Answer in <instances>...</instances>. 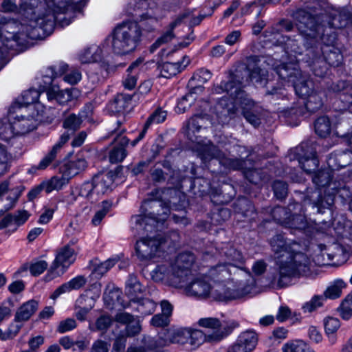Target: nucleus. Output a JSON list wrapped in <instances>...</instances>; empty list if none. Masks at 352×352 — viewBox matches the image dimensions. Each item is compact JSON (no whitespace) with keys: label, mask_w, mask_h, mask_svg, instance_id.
Returning <instances> with one entry per match:
<instances>
[{"label":"nucleus","mask_w":352,"mask_h":352,"mask_svg":"<svg viewBox=\"0 0 352 352\" xmlns=\"http://www.w3.org/2000/svg\"><path fill=\"white\" fill-rule=\"evenodd\" d=\"M21 22L11 20L3 25L0 34V62L8 50L23 44L27 38L50 34L55 23L68 25L72 21L60 15L80 12L85 0H21Z\"/></svg>","instance_id":"nucleus-1"},{"label":"nucleus","mask_w":352,"mask_h":352,"mask_svg":"<svg viewBox=\"0 0 352 352\" xmlns=\"http://www.w3.org/2000/svg\"><path fill=\"white\" fill-rule=\"evenodd\" d=\"M295 18L300 35L288 38L285 41V50L290 60H280L272 65L273 69L276 72V67L285 66L289 69L295 66L300 69L296 63L300 60L298 56H302L301 60L307 63L314 75L322 78L327 74V67L321 58L322 49L318 46L321 27L317 25L312 16L305 10H298Z\"/></svg>","instance_id":"nucleus-2"},{"label":"nucleus","mask_w":352,"mask_h":352,"mask_svg":"<svg viewBox=\"0 0 352 352\" xmlns=\"http://www.w3.org/2000/svg\"><path fill=\"white\" fill-rule=\"evenodd\" d=\"M270 244L278 265V272L271 281L273 285L283 287L289 284L292 278L310 274V259L304 253L296 252L294 246L298 243H287L283 235L277 234L271 239Z\"/></svg>","instance_id":"nucleus-3"},{"label":"nucleus","mask_w":352,"mask_h":352,"mask_svg":"<svg viewBox=\"0 0 352 352\" xmlns=\"http://www.w3.org/2000/svg\"><path fill=\"white\" fill-rule=\"evenodd\" d=\"M276 69L279 78L287 83L291 82L296 94L306 100L305 105L308 111L314 113L320 109L325 98L324 91L315 89L314 82L309 77L295 66L289 68L290 72L285 66Z\"/></svg>","instance_id":"nucleus-4"},{"label":"nucleus","mask_w":352,"mask_h":352,"mask_svg":"<svg viewBox=\"0 0 352 352\" xmlns=\"http://www.w3.org/2000/svg\"><path fill=\"white\" fill-rule=\"evenodd\" d=\"M141 214L131 217V227L136 234L151 232L158 229L160 224L168 219L170 208L157 200L144 201L141 206Z\"/></svg>","instance_id":"nucleus-5"},{"label":"nucleus","mask_w":352,"mask_h":352,"mask_svg":"<svg viewBox=\"0 0 352 352\" xmlns=\"http://www.w3.org/2000/svg\"><path fill=\"white\" fill-rule=\"evenodd\" d=\"M142 36L141 27L137 22L128 21L120 24L113 31V51L120 55L134 52L141 42Z\"/></svg>","instance_id":"nucleus-6"},{"label":"nucleus","mask_w":352,"mask_h":352,"mask_svg":"<svg viewBox=\"0 0 352 352\" xmlns=\"http://www.w3.org/2000/svg\"><path fill=\"white\" fill-rule=\"evenodd\" d=\"M317 25L321 27L320 30V35L323 34L326 36L327 32V38L331 34H335L331 31V29H340L346 27L351 19V14L345 9H334L332 8L329 12L328 15H322L317 19L312 16Z\"/></svg>","instance_id":"nucleus-7"},{"label":"nucleus","mask_w":352,"mask_h":352,"mask_svg":"<svg viewBox=\"0 0 352 352\" xmlns=\"http://www.w3.org/2000/svg\"><path fill=\"white\" fill-rule=\"evenodd\" d=\"M190 328L181 327L176 329H164L158 335L157 338H147L145 339L146 346L151 349H157L171 343L185 344L188 342Z\"/></svg>","instance_id":"nucleus-8"},{"label":"nucleus","mask_w":352,"mask_h":352,"mask_svg":"<svg viewBox=\"0 0 352 352\" xmlns=\"http://www.w3.org/2000/svg\"><path fill=\"white\" fill-rule=\"evenodd\" d=\"M151 278L157 283H162L165 285L178 288L184 285V279L181 276L170 258H165L158 263L151 272Z\"/></svg>","instance_id":"nucleus-9"},{"label":"nucleus","mask_w":352,"mask_h":352,"mask_svg":"<svg viewBox=\"0 0 352 352\" xmlns=\"http://www.w3.org/2000/svg\"><path fill=\"white\" fill-rule=\"evenodd\" d=\"M165 240L160 236H143L137 241L135 252L140 261H149L160 257L163 253Z\"/></svg>","instance_id":"nucleus-10"},{"label":"nucleus","mask_w":352,"mask_h":352,"mask_svg":"<svg viewBox=\"0 0 352 352\" xmlns=\"http://www.w3.org/2000/svg\"><path fill=\"white\" fill-rule=\"evenodd\" d=\"M199 155L201 160L206 162L210 160H215L226 168L233 170L243 168L244 161L243 160L226 157L225 155L212 144H206L201 148Z\"/></svg>","instance_id":"nucleus-11"},{"label":"nucleus","mask_w":352,"mask_h":352,"mask_svg":"<svg viewBox=\"0 0 352 352\" xmlns=\"http://www.w3.org/2000/svg\"><path fill=\"white\" fill-rule=\"evenodd\" d=\"M179 288L184 289L186 295L197 298H206L209 296L211 290V283L206 276H195V274L189 276L186 282Z\"/></svg>","instance_id":"nucleus-12"},{"label":"nucleus","mask_w":352,"mask_h":352,"mask_svg":"<svg viewBox=\"0 0 352 352\" xmlns=\"http://www.w3.org/2000/svg\"><path fill=\"white\" fill-rule=\"evenodd\" d=\"M336 39V34H331V35L326 38L323 34L318 41V46L322 49L321 58L325 63L327 71L328 70L327 64L333 67H338L340 65L343 60V56L340 52L332 47Z\"/></svg>","instance_id":"nucleus-13"},{"label":"nucleus","mask_w":352,"mask_h":352,"mask_svg":"<svg viewBox=\"0 0 352 352\" xmlns=\"http://www.w3.org/2000/svg\"><path fill=\"white\" fill-rule=\"evenodd\" d=\"M102 47L95 44L85 47L78 54V59L82 64H90L100 62V67L107 73L113 72L116 69V66L105 60H102Z\"/></svg>","instance_id":"nucleus-14"},{"label":"nucleus","mask_w":352,"mask_h":352,"mask_svg":"<svg viewBox=\"0 0 352 352\" xmlns=\"http://www.w3.org/2000/svg\"><path fill=\"white\" fill-rule=\"evenodd\" d=\"M295 154L299 164L306 173H311L316 170L319 161L315 149L310 148L308 143H302L296 147Z\"/></svg>","instance_id":"nucleus-15"},{"label":"nucleus","mask_w":352,"mask_h":352,"mask_svg":"<svg viewBox=\"0 0 352 352\" xmlns=\"http://www.w3.org/2000/svg\"><path fill=\"white\" fill-rule=\"evenodd\" d=\"M248 294L245 287H240L236 289L226 288L225 285L220 283L211 285V290L209 296L218 301H227L243 298Z\"/></svg>","instance_id":"nucleus-16"},{"label":"nucleus","mask_w":352,"mask_h":352,"mask_svg":"<svg viewBox=\"0 0 352 352\" xmlns=\"http://www.w3.org/2000/svg\"><path fill=\"white\" fill-rule=\"evenodd\" d=\"M170 258L181 279H184V283L186 282L189 276L194 274L192 268L195 262V255L190 252H184Z\"/></svg>","instance_id":"nucleus-17"},{"label":"nucleus","mask_w":352,"mask_h":352,"mask_svg":"<svg viewBox=\"0 0 352 352\" xmlns=\"http://www.w3.org/2000/svg\"><path fill=\"white\" fill-rule=\"evenodd\" d=\"M258 336L254 331L242 332L236 342L230 346L228 352H250L257 344Z\"/></svg>","instance_id":"nucleus-18"},{"label":"nucleus","mask_w":352,"mask_h":352,"mask_svg":"<svg viewBox=\"0 0 352 352\" xmlns=\"http://www.w3.org/2000/svg\"><path fill=\"white\" fill-rule=\"evenodd\" d=\"M124 129H118L111 131V135H116L114 141L118 144L114 146L109 154V162L112 164L121 162L127 155L125 147L128 145L129 140L125 135H122Z\"/></svg>","instance_id":"nucleus-19"},{"label":"nucleus","mask_w":352,"mask_h":352,"mask_svg":"<svg viewBox=\"0 0 352 352\" xmlns=\"http://www.w3.org/2000/svg\"><path fill=\"white\" fill-rule=\"evenodd\" d=\"M76 260V253L73 248L69 247V245H65L59 248L56 254L54 261H53L50 272L53 274L55 270L61 267L63 272L70 266Z\"/></svg>","instance_id":"nucleus-20"},{"label":"nucleus","mask_w":352,"mask_h":352,"mask_svg":"<svg viewBox=\"0 0 352 352\" xmlns=\"http://www.w3.org/2000/svg\"><path fill=\"white\" fill-rule=\"evenodd\" d=\"M213 92L217 94L226 92L230 95L232 103H243L241 100L243 98L244 93L241 90V82H236L233 78L228 82H221L220 85L214 87Z\"/></svg>","instance_id":"nucleus-21"},{"label":"nucleus","mask_w":352,"mask_h":352,"mask_svg":"<svg viewBox=\"0 0 352 352\" xmlns=\"http://www.w3.org/2000/svg\"><path fill=\"white\" fill-rule=\"evenodd\" d=\"M240 269L234 265L224 263L219 264L210 270V275L218 282H226L234 280L232 274L236 276L240 272Z\"/></svg>","instance_id":"nucleus-22"},{"label":"nucleus","mask_w":352,"mask_h":352,"mask_svg":"<svg viewBox=\"0 0 352 352\" xmlns=\"http://www.w3.org/2000/svg\"><path fill=\"white\" fill-rule=\"evenodd\" d=\"M11 122L16 136L26 134L36 126V120L32 116H17Z\"/></svg>","instance_id":"nucleus-23"},{"label":"nucleus","mask_w":352,"mask_h":352,"mask_svg":"<svg viewBox=\"0 0 352 352\" xmlns=\"http://www.w3.org/2000/svg\"><path fill=\"white\" fill-rule=\"evenodd\" d=\"M91 114V104L86 105L78 116L74 113L68 116L63 122V127L68 131H75L80 128L82 119L89 118Z\"/></svg>","instance_id":"nucleus-24"},{"label":"nucleus","mask_w":352,"mask_h":352,"mask_svg":"<svg viewBox=\"0 0 352 352\" xmlns=\"http://www.w3.org/2000/svg\"><path fill=\"white\" fill-rule=\"evenodd\" d=\"M113 182L114 175L110 172L95 175L92 182L94 185L96 195L99 196L111 190Z\"/></svg>","instance_id":"nucleus-25"},{"label":"nucleus","mask_w":352,"mask_h":352,"mask_svg":"<svg viewBox=\"0 0 352 352\" xmlns=\"http://www.w3.org/2000/svg\"><path fill=\"white\" fill-rule=\"evenodd\" d=\"M190 58L184 56L181 61L177 63L166 62L160 67V75L166 78H171L184 70L190 63Z\"/></svg>","instance_id":"nucleus-26"},{"label":"nucleus","mask_w":352,"mask_h":352,"mask_svg":"<svg viewBox=\"0 0 352 352\" xmlns=\"http://www.w3.org/2000/svg\"><path fill=\"white\" fill-rule=\"evenodd\" d=\"M38 302L35 300H30L23 303L16 310L14 315L15 322H25L37 311Z\"/></svg>","instance_id":"nucleus-27"},{"label":"nucleus","mask_w":352,"mask_h":352,"mask_svg":"<svg viewBox=\"0 0 352 352\" xmlns=\"http://www.w3.org/2000/svg\"><path fill=\"white\" fill-rule=\"evenodd\" d=\"M46 95L48 101H56L62 105L67 104L73 99L71 89H60L57 85L49 87L46 91Z\"/></svg>","instance_id":"nucleus-28"},{"label":"nucleus","mask_w":352,"mask_h":352,"mask_svg":"<svg viewBox=\"0 0 352 352\" xmlns=\"http://www.w3.org/2000/svg\"><path fill=\"white\" fill-rule=\"evenodd\" d=\"M86 283L87 279L84 276H77L58 287L51 295V298L56 299L64 293L69 292L72 290L79 289L82 287Z\"/></svg>","instance_id":"nucleus-29"},{"label":"nucleus","mask_w":352,"mask_h":352,"mask_svg":"<svg viewBox=\"0 0 352 352\" xmlns=\"http://www.w3.org/2000/svg\"><path fill=\"white\" fill-rule=\"evenodd\" d=\"M156 306V303L148 298H139L133 303L129 304V307L139 313L142 316L152 314L155 311Z\"/></svg>","instance_id":"nucleus-30"},{"label":"nucleus","mask_w":352,"mask_h":352,"mask_svg":"<svg viewBox=\"0 0 352 352\" xmlns=\"http://www.w3.org/2000/svg\"><path fill=\"white\" fill-rule=\"evenodd\" d=\"M60 173V175L53 176L50 179L42 182L43 190L47 193H50L53 190H60L68 184L70 179L69 176L65 173Z\"/></svg>","instance_id":"nucleus-31"},{"label":"nucleus","mask_w":352,"mask_h":352,"mask_svg":"<svg viewBox=\"0 0 352 352\" xmlns=\"http://www.w3.org/2000/svg\"><path fill=\"white\" fill-rule=\"evenodd\" d=\"M87 166L86 160L82 157L69 161L60 168V173H65L71 179L83 171Z\"/></svg>","instance_id":"nucleus-32"},{"label":"nucleus","mask_w":352,"mask_h":352,"mask_svg":"<svg viewBox=\"0 0 352 352\" xmlns=\"http://www.w3.org/2000/svg\"><path fill=\"white\" fill-rule=\"evenodd\" d=\"M211 77L212 73L209 70L199 69L193 74L189 80L188 86L192 87V91L194 92L196 91H202L204 88L200 85L208 82Z\"/></svg>","instance_id":"nucleus-33"},{"label":"nucleus","mask_w":352,"mask_h":352,"mask_svg":"<svg viewBox=\"0 0 352 352\" xmlns=\"http://www.w3.org/2000/svg\"><path fill=\"white\" fill-rule=\"evenodd\" d=\"M142 292V287L138 278L130 275L126 283L125 294L130 299L129 304L139 298L138 294Z\"/></svg>","instance_id":"nucleus-34"},{"label":"nucleus","mask_w":352,"mask_h":352,"mask_svg":"<svg viewBox=\"0 0 352 352\" xmlns=\"http://www.w3.org/2000/svg\"><path fill=\"white\" fill-rule=\"evenodd\" d=\"M198 324L200 327L211 329L212 330L216 331L213 334L209 335L208 336V340L209 341H219L223 336L221 333H219L217 330L221 327L220 321L216 318H200L198 321Z\"/></svg>","instance_id":"nucleus-35"},{"label":"nucleus","mask_w":352,"mask_h":352,"mask_svg":"<svg viewBox=\"0 0 352 352\" xmlns=\"http://www.w3.org/2000/svg\"><path fill=\"white\" fill-rule=\"evenodd\" d=\"M14 161V156L5 145L0 143V177L10 171Z\"/></svg>","instance_id":"nucleus-36"},{"label":"nucleus","mask_w":352,"mask_h":352,"mask_svg":"<svg viewBox=\"0 0 352 352\" xmlns=\"http://www.w3.org/2000/svg\"><path fill=\"white\" fill-rule=\"evenodd\" d=\"M58 73L64 74L63 80L70 85L77 84L82 78L81 72L74 68H69L68 65L62 63L59 65Z\"/></svg>","instance_id":"nucleus-37"},{"label":"nucleus","mask_w":352,"mask_h":352,"mask_svg":"<svg viewBox=\"0 0 352 352\" xmlns=\"http://www.w3.org/2000/svg\"><path fill=\"white\" fill-rule=\"evenodd\" d=\"M101 294V284L98 282L93 283L90 287L81 295L78 300L80 304H86V301L95 305V302L99 298Z\"/></svg>","instance_id":"nucleus-38"},{"label":"nucleus","mask_w":352,"mask_h":352,"mask_svg":"<svg viewBox=\"0 0 352 352\" xmlns=\"http://www.w3.org/2000/svg\"><path fill=\"white\" fill-rule=\"evenodd\" d=\"M141 63V60H137L127 68L126 72L128 74L123 81V85L126 89L131 90L136 86L138 67Z\"/></svg>","instance_id":"nucleus-39"},{"label":"nucleus","mask_w":352,"mask_h":352,"mask_svg":"<svg viewBox=\"0 0 352 352\" xmlns=\"http://www.w3.org/2000/svg\"><path fill=\"white\" fill-rule=\"evenodd\" d=\"M346 283L342 279H336L329 284L324 292L325 298L336 299L340 297Z\"/></svg>","instance_id":"nucleus-40"},{"label":"nucleus","mask_w":352,"mask_h":352,"mask_svg":"<svg viewBox=\"0 0 352 352\" xmlns=\"http://www.w3.org/2000/svg\"><path fill=\"white\" fill-rule=\"evenodd\" d=\"M56 73L52 67L45 69L41 73V81L38 82L40 91H45L49 87L54 86L52 82L56 76Z\"/></svg>","instance_id":"nucleus-41"},{"label":"nucleus","mask_w":352,"mask_h":352,"mask_svg":"<svg viewBox=\"0 0 352 352\" xmlns=\"http://www.w3.org/2000/svg\"><path fill=\"white\" fill-rule=\"evenodd\" d=\"M223 254L227 258L226 263L234 265L241 270L240 265L243 264L244 259L239 251L230 246L226 248V250L223 251Z\"/></svg>","instance_id":"nucleus-42"},{"label":"nucleus","mask_w":352,"mask_h":352,"mask_svg":"<svg viewBox=\"0 0 352 352\" xmlns=\"http://www.w3.org/2000/svg\"><path fill=\"white\" fill-rule=\"evenodd\" d=\"M248 61L256 63L257 61V57L251 56L248 58ZM247 68L249 71L250 78L252 80H255L256 82H261L263 80L266 79V77L267 76V72L258 67L256 64H255V67L251 68L250 63H248Z\"/></svg>","instance_id":"nucleus-43"},{"label":"nucleus","mask_w":352,"mask_h":352,"mask_svg":"<svg viewBox=\"0 0 352 352\" xmlns=\"http://www.w3.org/2000/svg\"><path fill=\"white\" fill-rule=\"evenodd\" d=\"M316 133L322 138H325L331 133V123L326 116L318 118L314 124Z\"/></svg>","instance_id":"nucleus-44"},{"label":"nucleus","mask_w":352,"mask_h":352,"mask_svg":"<svg viewBox=\"0 0 352 352\" xmlns=\"http://www.w3.org/2000/svg\"><path fill=\"white\" fill-rule=\"evenodd\" d=\"M202 120L203 118L200 116H193L187 122L185 127L184 128L186 136L192 141L196 140L193 139L192 135L195 132L199 131L201 127V121Z\"/></svg>","instance_id":"nucleus-45"},{"label":"nucleus","mask_w":352,"mask_h":352,"mask_svg":"<svg viewBox=\"0 0 352 352\" xmlns=\"http://www.w3.org/2000/svg\"><path fill=\"white\" fill-rule=\"evenodd\" d=\"M289 223L292 229L304 230L306 233L310 232L311 226L309 225L305 217L301 214L293 216Z\"/></svg>","instance_id":"nucleus-46"},{"label":"nucleus","mask_w":352,"mask_h":352,"mask_svg":"<svg viewBox=\"0 0 352 352\" xmlns=\"http://www.w3.org/2000/svg\"><path fill=\"white\" fill-rule=\"evenodd\" d=\"M331 179V170H323L315 173L312 181L318 187H324L330 184Z\"/></svg>","instance_id":"nucleus-47"},{"label":"nucleus","mask_w":352,"mask_h":352,"mask_svg":"<svg viewBox=\"0 0 352 352\" xmlns=\"http://www.w3.org/2000/svg\"><path fill=\"white\" fill-rule=\"evenodd\" d=\"M131 99V96L121 94L116 97L112 105L114 106V109L116 111L120 112L126 110L129 107Z\"/></svg>","instance_id":"nucleus-48"},{"label":"nucleus","mask_w":352,"mask_h":352,"mask_svg":"<svg viewBox=\"0 0 352 352\" xmlns=\"http://www.w3.org/2000/svg\"><path fill=\"white\" fill-rule=\"evenodd\" d=\"M76 191L79 196L91 199V201L97 199L96 197H94L96 193L94 185L92 181L84 182L79 189H76Z\"/></svg>","instance_id":"nucleus-49"},{"label":"nucleus","mask_w":352,"mask_h":352,"mask_svg":"<svg viewBox=\"0 0 352 352\" xmlns=\"http://www.w3.org/2000/svg\"><path fill=\"white\" fill-rule=\"evenodd\" d=\"M15 136L11 121L0 120V138L4 141H9Z\"/></svg>","instance_id":"nucleus-50"},{"label":"nucleus","mask_w":352,"mask_h":352,"mask_svg":"<svg viewBox=\"0 0 352 352\" xmlns=\"http://www.w3.org/2000/svg\"><path fill=\"white\" fill-rule=\"evenodd\" d=\"M166 116V111L158 108L148 118L144 127L148 129L153 124L161 123L165 120Z\"/></svg>","instance_id":"nucleus-51"},{"label":"nucleus","mask_w":352,"mask_h":352,"mask_svg":"<svg viewBox=\"0 0 352 352\" xmlns=\"http://www.w3.org/2000/svg\"><path fill=\"white\" fill-rule=\"evenodd\" d=\"M111 207V204L107 201L102 202L101 208L98 210L91 219V223L94 226H98L104 217L107 215Z\"/></svg>","instance_id":"nucleus-52"},{"label":"nucleus","mask_w":352,"mask_h":352,"mask_svg":"<svg viewBox=\"0 0 352 352\" xmlns=\"http://www.w3.org/2000/svg\"><path fill=\"white\" fill-rule=\"evenodd\" d=\"M206 340V336L199 329H193L190 328V335L188 342L193 347H197L201 345Z\"/></svg>","instance_id":"nucleus-53"},{"label":"nucleus","mask_w":352,"mask_h":352,"mask_svg":"<svg viewBox=\"0 0 352 352\" xmlns=\"http://www.w3.org/2000/svg\"><path fill=\"white\" fill-rule=\"evenodd\" d=\"M323 296L316 295L309 301L307 302L302 307L305 312H312L317 308L320 307L323 305L325 300Z\"/></svg>","instance_id":"nucleus-54"},{"label":"nucleus","mask_w":352,"mask_h":352,"mask_svg":"<svg viewBox=\"0 0 352 352\" xmlns=\"http://www.w3.org/2000/svg\"><path fill=\"white\" fill-rule=\"evenodd\" d=\"M175 36L173 29L168 27V29L159 37L155 42L151 45V51L153 52L157 49L161 45L165 44L170 41Z\"/></svg>","instance_id":"nucleus-55"},{"label":"nucleus","mask_w":352,"mask_h":352,"mask_svg":"<svg viewBox=\"0 0 352 352\" xmlns=\"http://www.w3.org/2000/svg\"><path fill=\"white\" fill-rule=\"evenodd\" d=\"M195 92L191 91L188 94L183 96L177 102V111L179 113L185 112L192 104L193 101L195 100L194 96Z\"/></svg>","instance_id":"nucleus-56"},{"label":"nucleus","mask_w":352,"mask_h":352,"mask_svg":"<svg viewBox=\"0 0 352 352\" xmlns=\"http://www.w3.org/2000/svg\"><path fill=\"white\" fill-rule=\"evenodd\" d=\"M40 96V91L36 89H30L22 94V103L30 104L37 102Z\"/></svg>","instance_id":"nucleus-57"},{"label":"nucleus","mask_w":352,"mask_h":352,"mask_svg":"<svg viewBox=\"0 0 352 352\" xmlns=\"http://www.w3.org/2000/svg\"><path fill=\"white\" fill-rule=\"evenodd\" d=\"M22 326V322H15L14 320L10 324L8 329L4 331V338H3V340L6 341L13 339L19 333Z\"/></svg>","instance_id":"nucleus-58"},{"label":"nucleus","mask_w":352,"mask_h":352,"mask_svg":"<svg viewBox=\"0 0 352 352\" xmlns=\"http://www.w3.org/2000/svg\"><path fill=\"white\" fill-rule=\"evenodd\" d=\"M324 324L327 334H333L340 327L339 320L333 317H327L324 320Z\"/></svg>","instance_id":"nucleus-59"},{"label":"nucleus","mask_w":352,"mask_h":352,"mask_svg":"<svg viewBox=\"0 0 352 352\" xmlns=\"http://www.w3.org/2000/svg\"><path fill=\"white\" fill-rule=\"evenodd\" d=\"M120 296V291L116 288L113 284L109 283L104 292V300L108 303H111L115 298H118Z\"/></svg>","instance_id":"nucleus-60"},{"label":"nucleus","mask_w":352,"mask_h":352,"mask_svg":"<svg viewBox=\"0 0 352 352\" xmlns=\"http://www.w3.org/2000/svg\"><path fill=\"white\" fill-rule=\"evenodd\" d=\"M273 190L276 197L281 199L287 195V185L285 182L278 180L274 182Z\"/></svg>","instance_id":"nucleus-61"},{"label":"nucleus","mask_w":352,"mask_h":352,"mask_svg":"<svg viewBox=\"0 0 352 352\" xmlns=\"http://www.w3.org/2000/svg\"><path fill=\"white\" fill-rule=\"evenodd\" d=\"M113 320L110 316L102 315L96 321V329L98 331H105L112 324Z\"/></svg>","instance_id":"nucleus-62"},{"label":"nucleus","mask_w":352,"mask_h":352,"mask_svg":"<svg viewBox=\"0 0 352 352\" xmlns=\"http://www.w3.org/2000/svg\"><path fill=\"white\" fill-rule=\"evenodd\" d=\"M76 327V322L74 318H67L60 321L57 327V331L60 333H64L67 331L73 330Z\"/></svg>","instance_id":"nucleus-63"},{"label":"nucleus","mask_w":352,"mask_h":352,"mask_svg":"<svg viewBox=\"0 0 352 352\" xmlns=\"http://www.w3.org/2000/svg\"><path fill=\"white\" fill-rule=\"evenodd\" d=\"M272 216L278 223H284L287 219V212L286 208L276 206L272 210Z\"/></svg>","instance_id":"nucleus-64"}]
</instances>
